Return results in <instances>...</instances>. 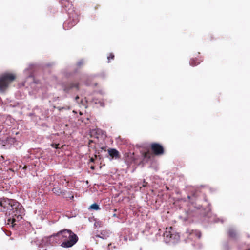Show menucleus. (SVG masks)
<instances>
[{"label":"nucleus","mask_w":250,"mask_h":250,"mask_svg":"<svg viewBox=\"0 0 250 250\" xmlns=\"http://www.w3.org/2000/svg\"><path fill=\"white\" fill-rule=\"evenodd\" d=\"M0 206L3 208L1 210L4 211L11 208V213H9V217L7 219V224L14 227L16 222H19L22 219L24 215V209L22 206L15 200L3 198L0 199Z\"/></svg>","instance_id":"f257e3e1"},{"label":"nucleus","mask_w":250,"mask_h":250,"mask_svg":"<svg viewBox=\"0 0 250 250\" xmlns=\"http://www.w3.org/2000/svg\"><path fill=\"white\" fill-rule=\"evenodd\" d=\"M54 236L61 238L62 243L61 246L65 248L73 247L79 240L78 236L72 230L68 229L60 230Z\"/></svg>","instance_id":"f03ea898"},{"label":"nucleus","mask_w":250,"mask_h":250,"mask_svg":"<svg viewBox=\"0 0 250 250\" xmlns=\"http://www.w3.org/2000/svg\"><path fill=\"white\" fill-rule=\"evenodd\" d=\"M16 79L15 74L4 73L0 75V93H4Z\"/></svg>","instance_id":"7ed1b4c3"},{"label":"nucleus","mask_w":250,"mask_h":250,"mask_svg":"<svg viewBox=\"0 0 250 250\" xmlns=\"http://www.w3.org/2000/svg\"><path fill=\"white\" fill-rule=\"evenodd\" d=\"M163 236L166 242H169L172 240L177 239L179 237L178 234L173 233L172 227L166 228Z\"/></svg>","instance_id":"20e7f679"},{"label":"nucleus","mask_w":250,"mask_h":250,"mask_svg":"<svg viewBox=\"0 0 250 250\" xmlns=\"http://www.w3.org/2000/svg\"><path fill=\"white\" fill-rule=\"evenodd\" d=\"M79 21L78 16L75 15L72 16V18L70 16L69 19L65 21L63 24V28L65 30H69L75 26Z\"/></svg>","instance_id":"39448f33"},{"label":"nucleus","mask_w":250,"mask_h":250,"mask_svg":"<svg viewBox=\"0 0 250 250\" xmlns=\"http://www.w3.org/2000/svg\"><path fill=\"white\" fill-rule=\"evenodd\" d=\"M150 148L152 152L156 156L162 155L165 153L163 146L159 143H153L151 144Z\"/></svg>","instance_id":"423d86ee"},{"label":"nucleus","mask_w":250,"mask_h":250,"mask_svg":"<svg viewBox=\"0 0 250 250\" xmlns=\"http://www.w3.org/2000/svg\"><path fill=\"white\" fill-rule=\"evenodd\" d=\"M62 7L65 9V10L68 12L69 14H71L70 10L73 11V5L71 2L68 0H62L61 1Z\"/></svg>","instance_id":"0eeeda50"},{"label":"nucleus","mask_w":250,"mask_h":250,"mask_svg":"<svg viewBox=\"0 0 250 250\" xmlns=\"http://www.w3.org/2000/svg\"><path fill=\"white\" fill-rule=\"evenodd\" d=\"M107 151L108 154L112 159H119L121 157L119 152L116 149L109 148Z\"/></svg>","instance_id":"6e6552de"},{"label":"nucleus","mask_w":250,"mask_h":250,"mask_svg":"<svg viewBox=\"0 0 250 250\" xmlns=\"http://www.w3.org/2000/svg\"><path fill=\"white\" fill-rule=\"evenodd\" d=\"M73 88H75L76 89H79V84L78 83H71L68 84L67 85L65 86L63 88V90L64 91L67 92L70 89H73Z\"/></svg>","instance_id":"1a4fd4ad"},{"label":"nucleus","mask_w":250,"mask_h":250,"mask_svg":"<svg viewBox=\"0 0 250 250\" xmlns=\"http://www.w3.org/2000/svg\"><path fill=\"white\" fill-rule=\"evenodd\" d=\"M53 192L58 196L61 195H64L65 194V191L62 189L61 187H56L52 189Z\"/></svg>","instance_id":"9d476101"},{"label":"nucleus","mask_w":250,"mask_h":250,"mask_svg":"<svg viewBox=\"0 0 250 250\" xmlns=\"http://www.w3.org/2000/svg\"><path fill=\"white\" fill-rule=\"evenodd\" d=\"M228 236L232 238L235 239L237 237V233L234 229L229 228L227 231Z\"/></svg>","instance_id":"9b49d317"},{"label":"nucleus","mask_w":250,"mask_h":250,"mask_svg":"<svg viewBox=\"0 0 250 250\" xmlns=\"http://www.w3.org/2000/svg\"><path fill=\"white\" fill-rule=\"evenodd\" d=\"M202 61L200 59L192 58L190 60L189 63L191 66H195L199 64Z\"/></svg>","instance_id":"f8f14e48"},{"label":"nucleus","mask_w":250,"mask_h":250,"mask_svg":"<svg viewBox=\"0 0 250 250\" xmlns=\"http://www.w3.org/2000/svg\"><path fill=\"white\" fill-rule=\"evenodd\" d=\"M142 156L144 158V159H146L147 160H149L151 157V154L150 151L148 150L146 152L142 153Z\"/></svg>","instance_id":"ddd939ff"},{"label":"nucleus","mask_w":250,"mask_h":250,"mask_svg":"<svg viewBox=\"0 0 250 250\" xmlns=\"http://www.w3.org/2000/svg\"><path fill=\"white\" fill-rule=\"evenodd\" d=\"M102 132V130L99 129H93L90 133L91 136H94L96 134H100Z\"/></svg>","instance_id":"4468645a"},{"label":"nucleus","mask_w":250,"mask_h":250,"mask_svg":"<svg viewBox=\"0 0 250 250\" xmlns=\"http://www.w3.org/2000/svg\"><path fill=\"white\" fill-rule=\"evenodd\" d=\"M190 234H195L198 238H200L201 236V233L200 231L198 230H192L191 232H189Z\"/></svg>","instance_id":"2eb2a0df"},{"label":"nucleus","mask_w":250,"mask_h":250,"mask_svg":"<svg viewBox=\"0 0 250 250\" xmlns=\"http://www.w3.org/2000/svg\"><path fill=\"white\" fill-rule=\"evenodd\" d=\"M89 209L98 210H99L100 209V208L99 207V206L98 204H97L96 203H94V204H92L90 206Z\"/></svg>","instance_id":"dca6fc26"},{"label":"nucleus","mask_w":250,"mask_h":250,"mask_svg":"<svg viewBox=\"0 0 250 250\" xmlns=\"http://www.w3.org/2000/svg\"><path fill=\"white\" fill-rule=\"evenodd\" d=\"M7 141L10 143H14L16 141V139L15 138L9 137L7 138Z\"/></svg>","instance_id":"f3484780"},{"label":"nucleus","mask_w":250,"mask_h":250,"mask_svg":"<svg viewBox=\"0 0 250 250\" xmlns=\"http://www.w3.org/2000/svg\"><path fill=\"white\" fill-rule=\"evenodd\" d=\"M114 55L113 53H110L109 56L107 57V59L108 60V62H110L111 59H114Z\"/></svg>","instance_id":"a211bd4d"},{"label":"nucleus","mask_w":250,"mask_h":250,"mask_svg":"<svg viewBox=\"0 0 250 250\" xmlns=\"http://www.w3.org/2000/svg\"><path fill=\"white\" fill-rule=\"evenodd\" d=\"M84 64V62L83 61V60H81L77 64V65L78 66V67H81V66H82L83 64Z\"/></svg>","instance_id":"6ab92c4d"},{"label":"nucleus","mask_w":250,"mask_h":250,"mask_svg":"<svg viewBox=\"0 0 250 250\" xmlns=\"http://www.w3.org/2000/svg\"><path fill=\"white\" fill-rule=\"evenodd\" d=\"M59 144H52L51 145V146L53 147H54L56 149H58V148H59L60 147H59Z\"/></svg>","instance_id":"aec40b11"},{"label":"nucleus","mask_w":250,"mask_h":250,"mask_svg":"<svg viewBox=\"0 0 250 250\" xmlns=\"http://www.w3.org/2000/svg\"><path fill=\"white\" fill-rule=\"evenodd\" d=\"M128 239V236L127 235H125L124 236V240L125 241V242H127V240Z\"/></svg>","instance_id":"412c9836"},{"label":"nucleus","mask_w":250,"mask_h":250,"mask_svg":"<svg viewBox=\"0 0 250 250\" xmlns=\"http://www.w3.org/2000/svg\"><path fill=\"white\" fill-rule=\"evenodd\" d=\"M80 98L78 96H77L76 97H75V101L78 103H79V100Z\"/></svg>","instance_id":"4be33fe9"},{"label":"nucleus","mask_w":250,"mask_h":250,"mask_svg":"<svg viewBox=\"0 0 250 250\" xmlns=\"http://www.w3.org/2000/svg\"><path fill=\"white\" fill-rule=\"evenodd\" d=\"M147 184V183L145 181H144L143 184L142 186L144 187H146Z\"/></svg>","instance_id":"5701e85b"},{"label":"nucleus","mask_w":250,"mask_h":250,"mask_svg":"<svg viewBox=\"0 0 250 250\" xmlns=\"http://www.w3.org/2000/svg\"><path fill=\"white\" fill-rule=\"evenodd\" d=\"M93 142H94V141H93V140H90L89 141V143H88V144H89V147L90 146V145H91V144H92V143H93Z\"/></svg>","instance_id":"b1692460"},{"label":"nucleus","mask_w":250,"mask_h":250,"mask_svg":"<svg viewBox=\"0 0 250 250\" xmlns=\"http://www.w3.org/2000/svg\"><path fill=\"white\" fill-rule=\"evenodd\" d=\"M94 160H95V159L93 158H90V161L92 162H94Z\"/></svg>","instance_id":"393cba45"},{"label":"nucleus","mask_w":250,"mask_h":250,"mask_svg":"<svg viewBox=\"0 0 250 250\" xmlns=\"http://www.w3.org/2000/svg\"><path fill=\"white\" fill-rule=\"evenodd\" d=\"M90 168L92 170H94L95 169V167L93 166H92L90 167Z\"/></svg>","instance_id":"a878e982"},{"label":"nucleus","mask_w":250,"mask_h":250,"mask_svg":"<svg viewBox=\"0 0 250 250\" xmlns=\"http://www.w3.org/2000/svg\"><path fill=\"white\" fill-rule=\"evenodd\" d=\"M96 237H100V238H101L104 239V238H103V237L100 236L99 235H96Z\"/></svg>","instance_id":"bb28decb"},{"label":"nucleus","mask_w":250,"mask_h":250,"mask_svg":"<svg viewBox=\"0 0 250 250\" xmlns=\"http://www.w3.org/2000/svg\"><path fill=\"white\" fill-rule=\"evenodd\" d=\"M27 167L26 166H24L23 167V169H26L27 168Z\"/></svg>","instance_id":"cd10ccee"},{"label":"nucleus","mask_w":250,"mask_h":250,"mask_svg":"<svg viewBox=\"0 0 250 250\" xmlns=\"http://www.w3.org/2000/svg\"><path fill=\"white\" fill-rule=\"evenodd\" d=\"M127 232L129 233V235H131V233L130 232L129 230H127Z\"/></svg>","instance_id":"c85d7f7f"},{"label":"nucleus","mask_w":250,"mask_h":250,"mask_svg":"<svg viewBox=\"0 0 250 250\" xmlns=\"http://www.w3.org/2000/svg\"><path fill=\"white\" fill-rule=\"evenodd\" d=\"M113 217H115V216H116V214H113Z\"/></svg>","instance_id":"c756f323"},{"label":"nucleus","mask_w":250,"mask_h":250,"mask_svg":"<svg viewBox=\"0 0 250 250\" xmlns=\"http://www.w3.org/2000/svg\"><path fill=\"white\" fill-rule=\"evenodd\" d=\"M190 197L189 196H188V198L190 199Z\"/></svg>","instance_id":"7c9ffc66"},{"label":"nucleus","mask_w":250,"mask_h":250,"mask_svg":"<svg viewBox=\"0 0 250 250\" xmlns=\"http://www.w3.org/2000/svg\"><path fill=\"white\" fill-rule=\"evenodd\" d=\"M95 157L97 158V155H95Z\"/></svg>","instance_id":"2f4dec72"},{"label":"nucleus","mask_w":250,"mask_h":250,"mask_svg":"<svg viewBox=\"0 0 250 250\" xmlns=\"http://www.w3.org/2000/svg\"><path fill=\"white\" fill-rule=\"evenodd\" d=\"M129 240H131L132 239H131L130 238H129Z\"/></svg>","instance_id":"473e14b6"},{"label":"nucleus","mask_w":250,"mask_h":250,"mask_svg":"<svg viewBox=\"0 0 250 250\" xmlns=\"http://www.w3.org/2000/svg\"><path fill=\"white\" fill-rule=\"evenodd\" d=\"M0 207H1V206H0Z\"/></svg>","instance_id":"72a5a7b5"}]
</instances>
